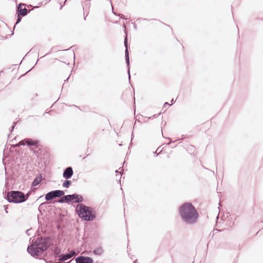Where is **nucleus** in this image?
I'll list each match as a JSON object with an SVG mask.
<instances>
[{"instance_id": "obj_1", "label": "nucleus", "mask_w": 263, "mask_h": 263, "mask_svg": "<svg viewBox=\"0 0 263 263\" xmlns=\"http://www.w3.org/2000/svg\"><path fill=\"white\" fill-rule=\"evenodd\" d=\"M51 245V241L48 237H38L32 244L28 245L27 252L34 258H39Z\"/></svg>"}, {"instance_id": "obj_2", "label": "nucleus", "mask_w": 263, "mask_h": 263, "mask_svg": "<svg viewBox=\"0 0 263 263\" xmlns=\"http://www.w3.org/2000/svg\"><path fill=\"white\" fill-rule=\"evenodd\" d=\"M179 214L182 221L187 224H194L197 222L199 218L197 210L189 202H184L180 206Z\"/></svg>"}, {"instance_id": "obj_3", "label": "nucleus", "mask_w": 263, "mask_h": 263, "mask_svg": "<svg viewBox=\"0 0 263 263\" xmlns=\"http://www.w3.org/2000/svg\"><path fill=\"white\" fill-rule=\"evenodd\" d=\"M77 207L78 209L75 210V213L82 221L90 222L96 218V213L91 206L79 204Z\"/></svg>"}, {"instance_id": "obj_4", "label": "nucleus", "mask_w": 263, "mask_h": 263, "mask_svg": "<svg viewBox=\"0 0 263 263\" xmlns=\"http://www.w3.org/2000/svg\"><path fill=\"white\" fill-rule=\"evenodd\" d=\"M84 201L83 197L77 193H73L72 194L66 195L62 197L58 202L61 203H67L69 205L73 203H80Z\"/></svg>"}, {"instance_id": "obj_5", "label": "nucleus", "mask_w": 263, "mask_h": 263, "mask_svg": "<svg viewBox=\"0 0 263 263\" xmlns=\"http://www.w3.org/2000/svg\"><path fill=\"white\" fill-rule=\"evenodd\" d=\"M14 140H16V137L9 141L7 148H9V149L8 164H9L12 167V165L15 164L16 160V144L10 143L11 142H13Z\"/></svg>"}, {"instance_id": "obj_6", "label": "nucleus", "mask_w": 263, "mask_h": 263, "mask_svg": "<svg viewBox=\"0 0 263 263\" xmlns=\"http://www.w3.org/2000/svg\"><path fill=\"white\" fill-rule=\"evenodd\" d=\"M124 47L125 48V62L126 64V66L127 68V73L128 76V80L130 82V61H129V49L130 48V47L129 45L128 44V37L127 35H125L124 39Z\"/></svg>"}, {"instance_id": "obj_7", "label": "nucleus", "mask_w": 263, "mask_h": 263, "mask_svg": "<svg viewBox=\"0 0 263 263\" xmlns=\"http://www.w3.org/2000/svg\"><path fill=\"white\" fill-rule=\"evenodd\" d=\"M64 192L62 190H53L48 192L45 195V200L48 201H50L52 200L54 198H57L60 197H63L64 195Z\"/></svg>"}, {"instance_id": "obj_8", "label": "nucleus", "mask_w": 263, "mask_h": 263, "mask_svg": "<svg viewBox=\"0 0 263 263\" xmlns=\"http://www.w3.org/2000/svg\"><path fill=\"white\" fill-rule=\"evenodd\" d=\"M26 145L29 147L34 146L35 148H37L39 147V141L30 138H26L23 141H21L17 143V147L20 145L24 146Z\"/></svg>"}, {"instance_id": "obj_9", "label": "nucleus", "mask_w": 263, "mask_h": 263, "mask_svg": "<svg viewBox=\"0 0 263 263\" xmlns=\"http://www.w3.org/2000/svg\"><path fill=\"white\" fill-rule=\"evenodd\" d=\"M27 5L24 3H20L17 5V13L20 14L22 16L27 15L30 12L26 8Z\"/></svg>"}, {"instance_id": "obj_10", "label": "nucleus", "mask_w": 263, "mask_h": 263, "mask_svg": "<svg viewBox=\"0 0 263 263\" xmlns=\"http://www.w3.org/2000/svg\"><path fill=\"white\" fill-rule=\"evenodd\" d=\"M76 252L74 250H71L68 253L61 254V257L59 258L58 262L62 263L65 261L71 258L74 255H75Z\"/></svg>"}, {"instance_id": "obj_11", "label": "nucleus", "mask_w": 263, "mask_h": 263, "mask_svg": "<svg viewBox=\"0 0 263 263\" xmlns=\"http://www.w3.org/2000/svg\"><path fill=\"white\" fill-rule=\"evenodd\" d=\"M15 180L12 177H7L6 178L5 187L7 190L15 189Z\"/></svg>"}, {"instance_id": "obj_12", "label": "nucleus", "mask_w": 263, "mask_h": 263, "mask_svg": "<svg viewBox=\"0 0 263 263\" xmlns=\"http://www.w3.org/2000/svg\"><path fill=\"white\" fill-rule=\"evenodd\" d=\"M5 199L10 203H16V191H12L8 193L5 197Z\"/></svg>"}, {"instance_id": "obj_13", "label": "nucleus", "mask_w": 263, "mask_h": 263, "mask_svg": "<svg viewBox=\"0 0 263 263\" xmlns=\"http://www.w3.org/2000/svg\"><path fill=\"white\" fill-rule=\"evenodd\" d=\"M77 263H93V259L89 256L80 255L77 257Z\"/></svg>"}, {"instance_id": "obj_14", "label": "nucleus", "mask_w": 263, "mask_h": 263, "mask_svg": "<svg viewBox=\"0 0 263 263\" xmlns=\"http://www.w3.org/2000/svg\"><path fill=\"white\" fill-rule=\"evenodd\" d=\"M73 175V168L71 166L67 167L64 170L63 177L66 179H70Z\"/></svg>"}, {"instance_id": "obj_15", "label": "nucleus", "mask_w": 263, "mask_h": 263, "mask_svg": "<svg viewBox=\"0 0 263 263\" xmlns=\"http://www.w3.org/2000/svg\"><path fill=\"white\" fill-rule=\"evenodd\" d=\"M42 180V176L41 174H37L31 183V187H35L39 185Z\"/></svg>"}, {"instance_id": "obj_16", "label": "nucleus", "mask_w": 263, "mask_h": 263, "mask_svg": "<svg viewBox=\"0 0 263 263\" xmlns=\"http://www.w3.org/2000/svg\"><path fill=\"white\" fill-rule=\"evenodd\" d=\"M52 252L53 257L54 258H58L57 260H58L59 258L61 257V254H62V253H61V249L58 247H55L52 249Z\"/></svg>"}, {"instance_id": "obj_17", "label": "nucleus", "mask_w": 263, "mask_h": 263, "mask_svg": "<svg viewBox=\"0 0 263 263\" xmlns=\"http://www.w3.org/2000/svg\"><path fill=\"white\" fill-rule=\"evenodd\" d=\"M26 200L25 194L21 191H17V203L24 202Z\"/></svg>"}, {"instance_id": "obj_18", "label": "nucleus", "mask_w": 263, "mask_h": 263, "mask_svg": "<svg viewBox=\"0 0 263 263\" xmlns=\"http://www.w3.org/2000/svg\"><path fill=\"white\" fill-rule=\"evenodd\" d=\"M103 252L102 247H98L93 250V253L96 255H101Z\"/></svg>"}, {"instance_id": "obj_19", "label": "nucleus", "mask_w": 263, "mask_h": 263, "mask_svg": "<svg viewBox=\"0 0 263 263\" xmlns=\"http://www.w3.org/2000/svg\"><path fill=\"white\" fill-rule=\"evenodd\" d=\"M72 182L71 180H69L68 179H66L64 180L62 183L63 187L68 189L70 187V186L71 185Z\"/></svg>"}, {"instance_id": "obj_20", "label": "nucleus", "mask_w": 263, "mask_h": 263, "mask_svg": "<svg viewBox=\"0 0 263 263\" xmlns=\"http://www.w3.org/2000/svg\"><path fill=\"white\" fill-rule=\"evenodd\" d=\"M161 112H159V114H155V115H154L153 116H151V117H148V119H153V118H157L159 116H160L161 115Z\"/></svg>"}, {"instance_id": "obj_21", "label": "nucleus", "mask_w": 263, "mask_h": 263, "mask_svg": "<svg viewBox=\"0 0 263 263\" xmlns=\"http://www.w3.org/2000/svg\"><path fill=\"white\" fill-rule=\"evenodd\" d=\"M22 17L20 14L17 13V24H19L22 19Z\"/></svg>"}, {"instance_id": "obj_22", "label": "nucleus", "mask_w": 263, "mask_h": 263, "mask_svg": "<svg viewBox=\"0 0 263 263\" xmlns=\"http://www.w3.org/2000/svg\"><path fill=\"white\" fill-rule=\"evenodd\" d=\"M15 124H16V123H15V122H14L13 123V124H12V126H11V128H9V130H10V133H11V132L13 130V129H14V127H15Z\"/></svg>"}, {"instance_id": "obj_23", "label": "nucleus", "mask_w": 263, "mask_h": 263, "mask_svg": "<svg viewBox=\"0 0 263 263\" xmlns=\"http://www.w3.org/2000/svg\"><path fill=\"white\" fill-rule=\"evenodd\" d=\"M171 105H172V104H170L169 103L166 102L163 104V108H166L167 106H170Z\"/></svg>"}, {"instance_id": "obj_24", "label": "nucleus", "mask_w": 263, "mask_h": 263, "mask_svg": "<svg viewBox=\"0 0 263 263\" xmlns=\"http://www.w3.org/2000/svg\"><path fill=\"white\" fill-rule=\"evenodd\" d=\"M31 192V191L30 190V191H28L27 194H25V197L26 200H27L28 198H29V197L30 196Z\"/></svg>"}, {"instance_id": "obj_25", "label": "nucleus", "mask_w": 263, "mask_h": 263, "mask_svg": "<svg viewBox=\"0 0 263 263\" xmlns=\"http://www.w3.org/2000/svg\"><path fill=\"white\" fill-rule=\"evenodd\" d=\"M119 16H120V17L121 18V19H123V20H127V18L125 17V15H124L123 14H119L118 15Z\"/></svg>"}, {"instance_id": "obj_26", "label": "nucleus", "mask_w": 263, "mask_h": 263, "mask_svg": "<svg viewBox=\"0 0 263 263\" xmlns=\"http://www.w3.org/2000/svg\"><path fill=\"white\" fill-rule=\"evenodd\" d=\"M33 68V67H32L31 69H30L29 70H28L25 73L23 74H22L19 78H17V80L20 79L22 77H23L25 74L27 73L28 72H29L31 70V69Z\"/></svg>"}, {"instance_id": "obj_27", "label": "nucleus", "mask_w": 263, "mask_h": 263, "mask_svg": "<svg viewBox=\"0 0 263 263\" xmlns=\"http://www.w3.org/2000/svg\"><path fill=\"white\" fill-rule=\"evenodd\" d=\"M47 204V202H44L43 203H42L40 205H39V210L40 211V209L41 208H42V206L43 205H44V204Z\"/></svg>"}, {"instance_id": "obj_28", "label": "nucleus", "mask_w": 263, "mask_h": 263, "mask_svg": "<svg viewBox=\"0 0 263 263\" xmlns=\"http://www.w3.org/2000/svg\"><path fill=\"white\" fill-rule=\"evenodd\" d=\"M67 263H77V258H76L75 260L74 259H71L70 261H69L68 262H67Z\"/></svg>"}, {"instance_id": "obj_29", "label": "nucleus", "mask_w": 263, "mask_h": 263, "mask_svg": "<svg viewBox=\"0 0 263 263\" xmlns=\"http://www.w3.org/2000/svg\"><path fill=\"white\" fill-rule=\"evenodd\" d=\"M9 205H4V208L5 209V211L6 213H8L7 209L8 208Z\"/></svg>"}, {"instance_id": "obj_30", "label": "nucleus", "mask_w": 263, "mask_h": 263, "mask_svg": "<svg viewBox=\"0 0 263 263\" xmlns=\"http://www.w3.org/2000/svg\"><path fill=\"white\" fill-rule=\"evenodd\" d=\"M32 229H29L27 230L26 231V234H27L28 235L30 236L31 234H30V233H29V232H30V231H32Z\"/></svg>"}, {"instance_id": "obj_31", "label": "nucleus", "mask_w": 263, "mask_h": 263, "mask_svg": "<svg viewBox=\"0 0 263 263\" xmlns=\"http://www.w3.org/2000/svg\"><path fill=\"white\" fill-rule=\"evenodd\" d=\"M115 173H116V176H117L118 174H119V175H120V179H119V180H118V181L120 182V179H121V174H120V172H119V171H118V170H116V171H115Z\"/></svg>"}, {"instance_id": "obj_32", "label": "nucleus", "mask_w": 263, "mask_h": 263, "mask_svg": "<svg viewBox=\"0 0 263 263\" xmlns=\"http://www.w3.org/2000/svg\"><path fill=\"white\" fill-rule=\"evenodd\" d=\"M161 124H162V126H161V131H162V127L163 126H165L166 125V122L165 121H164V123H163V122L162 121Z\"/></svg>"}, {"instance_id": "obj_33", "label": "nucleus", "mask_w": 263, "mask_h": 263, "mask_svg": "<svg viewBox=\"0 0 263 263\" xmlns=\"http://www.w3.org/2000/svg\"><path fill=\"white\" fill-rule=\"evenodd\" d=\"M133 25H134V28L135 30H137V26L136 25V24L135 23H133Z\"/></svg>"}, {"instance_id": "obj_34", "label": "nucleus", "mask_w": 263, "mask_h": 263, "mask_svg": "<svg viewBox=\"0 0 263 263\" xmlns=\"http://www.w3.org/2000/svg\"><path fill=\"white\" fill-rule=\"evenodd\" d=\"M16 27V21L14 23V26H13V32H12V34H13L14 33V30L15 28V27Z\"/></svg>"}, {"instance_id": "obj_35", "label": "nucleus", "mask_w": 263, "mask_h": 263, "mask_svg": "<svg viewBox=\"0 0 263 263\" xmlns=\"http://www.w3.org/2000/svg\"><path fill=\"white\" fill-rule=\"evenodd\" d=\"M167 139H169L170 141V142H168V143H167L166 144L167 145H170L171 143H172V140L170 138H166Z\"/></svg>"}, {"instance_id": "obj_36", "label": "nucleus", "mask_w": 263, "mask_h": 263, "mask_svg": "<svg viewBox=\"0 0 263 263\" xmlns=\"http://www.w3.org/2000/svg\"><path fill=\"white\" fill-rule=\"evenodd\" d=\"M133 138H134V135H133V133H132V139H133ZM132 140H131V141H132ZM132 141H131V142H130V144H129V147L130 146H132Z\"/></svg>"}, {"instance_id": "obj_37", "label": "nucleus", "mask_w": 263, "mask_h": 263, "mask_svg": "<svg viewBox=\"0 0 263 263\" xmlns=\"http://www.w3.org/2000/svg\"><path fill=\"white\" fill-rule=\"evenodd\" d=\"M141 20H147V19L146 18H138L137 20V21L139 22V21H141Z\"/></svg>"}, {"instance_id": "obj_38", "label": "nucleus", "mask_w": 263, "mask_h": 263, "mask_svg": "<svg viewBox=\"0 0 263 263\" xmlns=\"http://www.w3.org/2000/svg\"><path fill=\"white\" fill-rule=\"evenodd\" d=\"M70 76V75H69V77L64 81V83L68 81Z\"/></svg>"}, {"instance_id": "obj_39", "label": "nucleus", "mask_w": 263, "mask_h": 263, "mask_svg": "<svg viewBox=\"0 0 263 263\" xmlns=\"http://www.w3.org/2000/svg\"><path fill=\"white\" fill-rule=\"evenodd\" d=\"M171 104H172H172H173L175 103V102H174V99H172V100H171Z\"/></svg>"}, {"instance_id": "obj_40", "label": "nucleus", "mask_w": 263, "mask_h": 263, "mask_svg": "<svg viewBox=\"0 0 263 263\" xmlns=\"http://www.w3.org/2000/svg\"><path fill=\"white\" fill-rule=\"evenodd\" d=\"M44 195L40 196L38 199H37L36 201H37L39 199H41L42 197H43Z\"/></svg>"}, {"instance_id": "obj_41", "label": "nucleus", "mask_w": 263, "mask_h": 263, "mask_svg": "<svg viewBox=\"0 0 263 263\" xmlns=\"http://www.w3.org/2000/svg\"><path fill=\"white\" fill-rule=\"evenodd\" d=\"M73 60H74V61H75V54H74V52H73Z\"/></svg>"}, {"instance_id": "obj_42", "label": "nucleus", "mask_w": 263, "mask_h": 263, "mask_svg": "<svg viewBox=\"0 0 263 263\" xmlns=\"http://www.w3.org/2000/svg\"><path fill=\"white\" fill-rule=\"evenodd\" d=\"M228 214H229V217H230V219H232V217H231V215H230V214H229V213H228Z\"/></svg>"}, {"instance_id": "obj_43", "label": "nucleus", "mask_w": 263, "mask_h": 263, "mask_svg": "<svg viewBox=\"0 0 263 263\" xmlns=\"http://www.w3.org/2000/svg\"><path fill=\"white\" fill-rule=\"evenodd\" d=\"M137 259H136L134 261V263H137Z\"/></svg>"}, {"instance_id": "obj_44", "label": "nucleus", "mask_w": 263, "mask_h": 263, "mask_svg": "<svg viewBox=\"0 0 263 263\" xmlns=\"http://www.w3.org/2000/svg\"><path fill=\"white\" fill-rule=\"evenodd\" d=\"M50 112H51V110H50L49 111H48V112H45V113L50 114Z\"/></svg>"}, {"instance_id": "obj_45", "label": "nucleus", "mask_w": 263, "mask_h": 263, "mask_svg": "<svg viewBox=\"0 0 263 263\" xmlns=\"http://www.w3.org/2000/svg\"><path fill=\"white\" fill-rule=\"evenodd\" d=\"M86 16H87V15L85 16L84 17V20H86Z\"/></svg>"}, {"instance_id": "obj_46", "label": "nucleus", "mask_w": 263, "mask_h": 263, "mask_svg": "<svg viewBox=\"0 0 263 263\" xmlns=\"http://www.w3.org/2000/svg\"><path fill=\"white\" fill-rule=\"evenodd\" d=\"M73 106H74L75 107H77V108H80V107H79V106H77V105H74Z\"/></svg>"}, {"instance_id": "obj_47", "label": "nucleus", "mask_w": 263, "mask_h": 263, "mask_svg": "<svg viewBox=\"0 0 263 263\" xmlns=\"http://www.w3.org/2000/svg\"><path fill=\"white\" fill-rule=\"evenodd\" d=\"M89 155H90V154H87V155H86V157H87L88 156H89Z\"/></svg>"}, {"instance_id": "obj_48", "label": "nucleus", "mask_w": 263, "mask_h": 263, "mask_svg": "<svg viewBox=\"0 0 263 263\" xmlns=\"http://www.w3.org/2000/svg\"><path fill=\"white\" fill-rule=\"evenodd\" d=\"M62 7H63V5H61L60 9H62Z\"/></svg>"}, {"instance_id": "obj_49", "label": "nucleus", "mask_w": 263, "mask_h": 263, "mask_svg": "<svg viewBox=\"0 0 263 263\" xmlns=\"http://www.w3.org/2000/svg\"><path fill=\"white\" fill-rule=\"evenodd\" d=\"M13 1L16 4V0H13Z\"/></svg>"}, {"instance_id": "obj_50", "label": "nucleus", "mask_w": 263, "mask_h": 263, "mask_svg": "<svg viewBox=\"0 0 263 263\" xmlns=\"http://www.w3.org/2000/svg\"><path fill=\"white\" fill-rule=\"evenodd\" d=\"M8 139H9V138H10V135H8Z\"/></svg>"}, {"instance_id": "obj_51", "label": "nucleus", "mask_w": 263, "mask_h": 263, "mask_svg": "<svg viewBox=\"0 0 263 263\" xmlns=\"http://www.w3.org/2000/svg\"><path fill=\"white\" fill-rule=\"evenodd\" d=\"M17 155H19V152H18V149L17 150Z\"/></svg>"}, {"instance_id": "obj_52", "label": "nucleus", "mask_w": 263, "mask_h": 263, "mask_svg": "<svg viewBox=\"0 0 263 263\" xmlns=\"http://www.w3.org/2000/svg\"><path fill=\"white\" fill-rule=\"evenodd\" d=\"M164 24L165 25V24ZM165 25H166V24H165ZM166 26H167V27H170V26L169 25H166Z\"/></svg>"}, {"instance_id": "obj_53", "label": "nucleus", "mask_w": 263, "mask_h": 263, "mask_svg": "<svg viewBox=\"0 0 263 263\" xmlns=\"http://www.w3.org/2000/svg\"><path fill=\"white\" fill-rule=\"evenodd\" d=\"M180 140V139H178L177 140H177ZM176 141H175L174 142H176Z\"/></svg>"}, {"instance_id": "obj_54", "label": "nucleus", "mask_w": 263, "mask_h": 263, "mask_svg": "<svg viewBox=\"0 0 263 263\" xmlns=\"http://www.w3.org/2000/svg\"><path fill=\"white\" fill-rule=\"evenodd\" d=\"M15 167V166H14V167ZM14 169H15V171H16V168H14Z\"/></svg>"}, {"instance_id": "obj_55", "label": "nucleus", "mask_w": 263, "mask_h": 263, "mask_svg": "<svg viewBox=\"0 0 263 263\" xmlns=\"http://www.w3.org/2000/svg\"><path fill=\"white\" fill-rule=\"evenodd\" d=\"M15 17L16 16V13L15 14Z\"/></svg>"}, {"instance_id": "obj_56", "label": "nucleus", "mask_w": 263, "mask_h": 263, "mask_svg": "<svg viewBox=\"0 0 263 263\" xmlns=\"http://www.w3.org/2000/svg\"><path fill=\"white\" fill-rule=\"evenodd\" d=\"M67 0H65V2H64V4L65 3V2H66Z\"/></svg>"}]
</instances>
